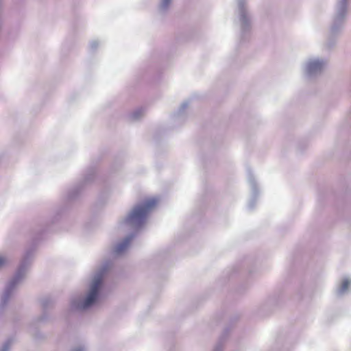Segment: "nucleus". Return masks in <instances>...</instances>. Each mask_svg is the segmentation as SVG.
Here are the masks:
<instances>
[{"label":"nucleus","instance_id":"obj_7","mask_svg":"<svg viewBox=\"0 0 351 351\" xmlns=\"http://www.w3.org/2000/svg\"><path fill=\"white\" fill-rule=\"evenodd\" d=\"M132 237H128L124 241H123L121 243H120L116 247V252L117 254L123 252L127 247H128L130 241H132Z\"/></svg>","mask_w":351,"mask_h":351},{"label":"nucleus","instance_id":"obj_4","mask_svg":"<svg viewBox=\"0 0 351 351\" xmlns=\"http://www.w3.org/2000/svg\"><path fill=\"white\" fill-rule=\"evenodd\" d=\"M102 277L98 276L91 285L90 289L89 290V307L97 300L102 285Z\"/></svg>","mask_w":351,"mask_h":351},{"label":"nucleus","instance_id":"obj_5","mask_svg":"<svg viewBox=\"0 0 351 351\" xmlns=\"http://www.w3.org/2000/svg\"><path fill=\"white\" fill-rule=\"evenodd\" d=\"M88 178L84 176L82 179L79 180L74 185L73 189L69 193L70 198H74L80 195L84 191L87 186Z\"/></svg>","mask_w":351,"mask_h":351},{"label":"nucleus","instance_id":"obj_3","mask_svg":"<svg viewBox=\"0 0 351 351\" xmlns=\"http://www.w3.org/2000/svg\"><path fill=\"white\" fill-rule=\"evenodd\" d=\"M88 308V291L73 294L66 309L68 315L80 314Z\"/></svg>","mask_w":351,"mask_h":351},{"label":"nucleus","instance_id":"obj_15","mask_svg":"<svg viewBox=\"0 0 351 351\" xmlns=\"http://www.w3.org/2000/svg\"><path fill=\"white\" fill-rule=\"evenodd\" d=\"M1 1L2 0H0V14H2Z\"/></svg>","mask_w":351,"mask_h":351},{"label":"nucleus","instance_id":"obj_9","mask_svg":"<svg viewBox=\"0 0 351 351\" xmlns=\"http://www.w3.org/2000/svg\"><path fill=\"white\" fill-rule=\"evenodd\" d=\"M10 263L9 257L5 254H0V269L8 266Z\"/></svg>","mask_w":351,"mask_h":351},{"label":"nucleus","instance_id":"obj_2","mask_svg":"<svg viewBox=\"0 0 351 351\" xmlns=\"http://www.w3.org/2000/svg\"><path fill=\"white\" fill-rule=\"evenodd\" d=\"M156 204V199H150L145 201L141 205L136 206L125 219L126 223L136 226H141L144 223L149 212Z\"/></svg>","mask_w":351,"mask_h":351},{"label":"nucleus","instance_id":"obj_1","mask_svg":"<svg viewBox=\"0 0 351 351\" xmlns=\"http://www.w3.org/2000/svg\"><path fill=\"white\" fill-rule=\"evenodd\" d=\"M32 257L33 254L31 251H27L23 255L19 267L17 268L14 276L5 285L4 289L1 295V308H4L6 306L11 298L14 296L18 287L26 278L30 267Z\"/></svg>","mask_w":351,"mask_h":351},{"label":"nucleus","instance_id":"obj_14","mask_svg":"<svg viewBox=\"0 0 351 351\" xmlns=\"http://www.w3.org/2000/svg\"><path fill=\"white\" fill-rule=\"evenodd\" d=\"M171 0H162V8H166L169 6V5L170 4Z\"/></svg>","mask_w":351,"mask_h":351},{"label":"nucleus","instance_id":"obj_12","mask_svg":"<svg viewBox=\"0 0 351 351\" xmlns=\"http://www.w3.org/2000/svg\"><path fill=\"white\" fill-rule=\"evenodd\" d=\"M350 285V282L348 280H344L342 283H341V288H340V291L341 292H344L346 291L348 287Z\"/></svg>","mask_w":351,"mask_h":351},{"label":"nucleus","instance_id":"obj_13","mask_svg":"<svg viewBox=\"0 0 351 351\" xmlns=\"http://www.w3.org/2000/svg\"><path fill=\"white\" fill-rule=\"evenodd\" d=\"M71 351H86V346H76L71 350Z\"/></svg>","mask_w":351,"mask_h":351},{"label":"nucleus","instance_id":"obj_6","mask_svg":"<svg viewBox=\"0 0 351 351\" xmlns=\"http://www.w3.org/2000/svg\"><path fill=\"white\" fill-rule=\"evenodd\" d=\"M54 302V299L51 295L45 296L40 300V304L44 309L51 306Z\"/></svg>","mask_w":351,"mask_h":351},{"label":"nucleus","instance_id":"obj_11","mask_svg":"<svg viewBox=\"0 0 351 351\" xmlns=\"http://www.w3.org/2000/svg\"><path fill=\"white\" fill-rule=\"evenodd\" d=\"M12 340L6 341L2 346V348L0 351H8L12 346Z\"/></svg>","mask_w":351,"mask_h":351},{"label":"nucleus","instance_id":"obj_8","mask_svg":"<svg viewBox=\"0 0 351 351\" xmlns=\"http://www.w3.org/2000/svg\"><path fill=\"white\" fill-rule=\"evenodd\" d=\"M51 319L50 315L45 311H44L36 319V321L39 323H47Z\"/></svg>","mask_w":351,"mask_h":351},{"label":"nucleus","instance_id":"obj_10","mask_svg":"<svg viewBox=\"0 0 351 351\" xmlns=\"http://www.w3.org/2000/svg\"><path fill=\"white\" fill-rule=\"evenodd\" d=\"M322 67V62L319 60L312 62L309 64L310 71H314L320 69Z\"/></svg>","mask_w":351,"mask_h":351}]
</instances>
